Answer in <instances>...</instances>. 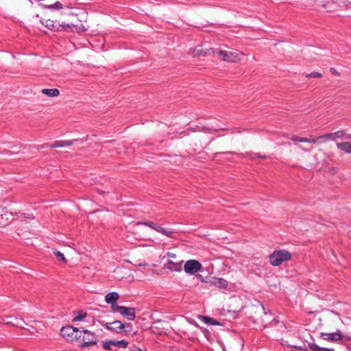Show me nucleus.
<instances>
[{
  "instance_id": "14",
  "label": "nucleus",
  "mask_w": 351,
  "mask_h": 351,
  "mask_svg": "<svg viewBox=\"0 0 351 351\" xmlns=\"http://www.w3.org/2000/svg\"><path fill=\"white\" fill-rule=\"evenodd\" d=\"M183 261H180V262H173V261H167V268L170 270L175 271H182V265Z\"/></svg>"
},
{
  "instance_id": "11",
  "label": "nucleus",
  "mask_w": 351,
  "mask_h": 351,
  "mask_svg": "<svg viewBox=\"0 0 351 351\" xmlns=\"http://www.w3.org/2000/svg\"><path fill=\"white\" fill-rule=\"evenodd\" d=\"M209 283L211 285H213L220 289H226L228 285V282L226 280L217 277H212L209 280Z\"/></svg>"
},
{
  "instance_id": "25",
  "label": "nucleus",
  "mask_w": 351,
  "mask_h": 351,
  "mask_svg": "<svg viewBox=\"0 0 351 351\" xmlns=\"http://www.w3.org/2000/svg\"><path fill=\"white\" fill-rule=\"evenodd\" d=\"M86 316V313L80 311L77 313V315L74 317L73 322H78L82 320Z\"/></svg>"
},
{
  "instance_id": "34",
  "label": "nucleus",
  "mask_w": 351,
  "mask_h": 351,
  "mask_svg": "<svg viewBox=\"0 0 351 351\" xmlns=\"http://www.w3.org/2000/svg\"><path fill=\"white\" fill-rule=\"evenodd\" d=\"M313 351H333L332 350H330V349H328V348H320V347H318L317 346H315V348H313Z\"/></svg>"
},
{
  "instance_id": "30",
  "label": "nucleus",
  "mask_w": 351,
  "mask_h": 351,
  "mask_svg": "<svg viewBox=\"0 0 351 351\" xmlns=\"http://www.w3.org/2000/svg\"><path fill=\"white\" fill-rule=\"evenodd\" d=\"M291 140L293 141H298V142H300V143H306L308 141L307 138L299 137L297 136L292 137Z\"/></svg>"
},
{
  "instance_id": "4",
  "label": "nucleus",
  "mask_w": 351,
  "mask_h": 351,
  "mask_svg": "<svg viewBox=\"0 0 351 351\" xmlns=\"http://www.w3.org/2000/svg\"><path fill=\"white\" fill-rule=\"evenodd\" d=\"M291 258V254L289 252L285 250L274 251L269 256L270 263L274 266H279L284 261H289Z\"/></svg>"
},
{
  "instance_id": "19",
  "label": "nucleus",
  "mask_w": 351,
  "mask_h": 351,
  "mask_svg": "<svg viewBox=\"0 0 351 351\" xmlns=\"http://www.w3.org/2000/svg\"><path fill=\"white\" fill-rule=\"evenodd\" d=\"M41 93L49 97H57L60 94V91L57 88H44L42 89Z\"/></svg>"
},
{
  "instance_id": "39",
  "label": "nucleus",
  "mask_w": 351,
  "mask_h": 351,
  "mask_svg": "<svg viewBox=\"0 0 351 351\" xmlns=\"http://www.w3.org/2000/svg\"><path fill=\"white\" fill-rule=\"evenodd\" d=\"M134 351H143V350L142 349H141V348H136L134 350Z\"/></svg>"
},
{
  "instance_id": "27",
  "label": "nucleus",
  "mask_w": 351,
  "mask_h": 351,
  "mask_svg": "<svg viewBox=\"0 0 351 351\" xmlns=\"http://www.w3.org/2000/svg\"><path fill=\"white\" fill-rule=\"evenodd\" d=\"M110 308L112 312H119L120 313L121 308H122L123 306H119L117 302L110 304Z\"/></svg>"
},
{
  "instance_id": "40",
  "label": "nucleus",
  "mask_w": 351,
  "mask_h": 351,
  "mask_svg": "<svg viewBox=\"0 0 351 351\" xmlns=\"http://www.w3.org/2000/svg\"><path fill=\"white\" fill-rule=\"evenodd\" d=\"M349 237L351 238V230L349 232Z\"/></svg>"
},
{
  "instance_id": "22",
  "label": "nucleus",
  "mask_w": 351,
  "mask_h": 351,
  "mask_svg": "<svg viewBox=\"0 0 351 351\" xmlns=\"http://www.w3.org/2000/svg\"><path fill=\"white\" fill-rule=\"evenodd\" d=\"M112 345L119 348H125L128 346V342L125 340L114 341L112 340Z\"/></svg>"
},
{
  "instance_id": "16",
  "label": "nucleus",
  "mask_w": 351,
  "mask_h": 351,
  "mask_svg": "<svg viewBox=\"0 0 351 351\" xmlns=\"http://www.w3.org/2000/svg\"><path fill=\"white\" fill-rule=\"evenodd\" d=\"M198 319L201 320L202 322H204L205 324H211V325H217V326H221V323L217 321L214 318L206 317L204 315H198Z\"/></svg>"
},
{
  "instance_id": "37",
  "label": "nucleus",
  "mask_w": 351,
  "mask_h": 351,
  "mask_svg": "<svg viewBox=\"0 0 351 351\" xmlns=\"http://www.w3.org/2000/svg\"><path fill=\"white\" fill-rule=\"evenodd\" d=\"M24 217L29 219H34L35 217L32 214H23V215Z\"/></svg>"
},
{
  "instance_id": "33",
  "label": "nucleus",
  "mask_w": 351,
  "mask_h": 351,
  "mask_svg": "<svg viewBox=\"0 0 351 351\" xmlns=\"http://www.w3.org/2000/svg\"><path fill=\"white\" fill-rule=\"evenodd\" d=\"M201 328L203 334L204 335L205 337L208 339L210 337V333L209 330L208 329L204 328Z\"/></svg>"
},
{
  "instance_id": "9",
  "label": "nucleus",
  "mask_w": 351,
  "mask_h": 351,
  "mask_svg": "<svg viewBox=\"0 0 351 351\" xmlns=\"http://www.w3.org/2000/svg\"><path fill=\"white\" fill-rule=\"evenodd\" d=\"M120 310V314L128 320L133 321L136 318L135 308L132 307L123 306Z\"/></svg>"
},
{
  "instance_id": "1",
  "label": "nucleus",
  "mask_w": 351,
  "mask_h": 351,
  "mask_svg": "<svg viewBox=\"0 0 351 351\" xmlns=\"http://www.w3.org/2000/svg\"><path fill=\"white\" fill-rule=\"evenodd\" d=\"M41 23L46 27L53 31H58L60 29V28L65 30L70 29L71 32H84L86 30V29L83 27L82 24L79 26L78 25L69 24L65 23H59L51 19H43L41 20Z\"/></svg>"
},
{
  "instance_id": "35",
  "label": "nucleus",
  "mask_w": 351,
  "mask_h": 351,
  "mask_svg": "<svg viewBox=\"0 0 351 351\" xmlns=\"http://www.w3.org/2000/svg\"><path fill=\"white\" fill-rule=\"evenodd\" d=\"M307 140H308V141L306 143H314V144L318 143L317 137L311 138H307Z\"/></svg>"
},
{
  "instance_id": "36",
  "label": "nucleus",
  "mask_w": 351,
  "mask_h": 351,
  "mask_svg": "<svg viewBox=\"0 0 351 351\" xmlns=\"http://www.w3.org/2000/svg\"><path fill=\"white\" fill-rule=\"evenodd\" d=\"M330 71L331 72L332 74L333 75H337V76H339L340 75V73L333 67H331L330 69Z\"/></svg>"
},
{
  "instance_id": "10",
  "label": "nucleus",
  "mask_w": 351,
  "mask_h": 351,
  "mask_svg": "<svg viewBox=\"0 0 351 351\" xmlns=\"http://www.w3.org/2000/svg\"><path fill=\"white\" fill-rule=\"evenodd\" d=\"M75 140L73 141H58L55 142L53 144H44L40 145L41 148H45V147H50V148H56V147H63L66 146H70L72 145Z\"/></svg>"
},
{
  "instance_id": "6",
  "label": "nucleus",
  "mask_w": 351,
  "mask_h": 351,
  "mask_svg": "<svg viewBox=\"0 0 351 351\" xmlns=\"http://www.w3.org/2000/svg\"><path fill=\"white\" fill-rule=\"evenodd\" d=\"M202 264L197 260L191 259L184 265V270L188 274H194L202 269Z\"/></svg>"
},
{
  "instance_id": "17",
  "label": "nucleus",
  "mask_w": 351,
  "mask_h": 351,
  "mask_svg": "<svg viewBox=\"0 0 351 351\" xmlns=\"http://www.w3.org/2000/svg\"><path fill=\"white\" fill-rule=\"evenodd\" d=\"M162 325L163 323L161 321L158 320L153 324L150 329L153 333L160 335L162 333V330L164 328Z\"/></svg>"
},
{
  "instance_id": "23",
  "label": "nucleus",
  "mask_w": 351,
  "mask_h": 351,
  "mask_svg": "<svg viewBox=\"0 0 351 351\" xmlns=\"http://www.w3.org/2000/svg\"><path fill=\"white\" fill-rule=\"evenodd\" d=\"M318 144L325 143L328 141L331 140L330 134L328 133L319 136H317Z\"/></svg>"
},
{
  "instance_id": "20",
  "label": "nucleus",
  "mask_w": 351,
  "mask_h": 351,
  "mask_svg": "<svg viewBox=\"0 0 351 351\" xmlns=\"http://www.w3.org/2000/svg\"><path fill=\"white\" fill-rule=\"evenodd\" d=\"M215 52V49H208L206 51L203 52V51L201 49L200 47H196L193 49V53L195 56H206V55H210L211 53L214 54Z\"/></svg>"
},
{
  "instance_id": "2",
  "label": "nucleus",
  "mask_w": 351,
  "mask_h": 351,
  "mask_svg": "<svg viewBox=\"0 0 351 351\" xmlns=\"http://www.w3.org/2000/svg\"><path fill=\"white\" fill-rule=\"evenodd\" d=\"M214 54H217L221 60L229 62H240L243 60L244 54L237 49L232 50H215Z\"/></svg>"
},
{
  "instance_id": "12",
  "label": "nucleus",
  "mask_w": 351,
  "mask_h": 351,
  "mask_svg": "<svg viewBox=\"0 0 351 351\" xmlns=\"http://www.w3.org/2000/svg\"><path fill=\"white\" fill-rule=\"evenodd\" d=\"M330 134L332 141L335 139L351 140V134L346 133L344 130H339Z\"/></svg>"
},
{
  "instance_id": "28",
  "label": "nucleus",
  "mask_w": 351,
  "mask_h": 351,
  "mask_svg": "<svg viewBox=\"0 0 351 351\" xmlns=\"http://www.w3.org/2000/svg\"><path fill=\"white\" fill-rule=\"evenodd\" d=\"M137 225H145L147 226L150 227L151 228L154 229V226L156 225L155 223L149 221H138L136 223Z\"/></svg>"
},
{
  "instance_id": "24",
  "label": "nucleus",
  "mask_w": 351,
  "mask_h": 351,
  "mask_svg": "<svg viewBox=\"0 0 351 351\" xmlns=\"http://www.w3.org/2000/svg\"><path fill=\"white\" fill-rule=\"evenodd\" d=\"M4 215H5V211L3 209H0V227H5L7 225L8 219H4Z\"/></svg>"
},
{
  "instance_id": "7",
  "label": "nucleus",
  "mask_w": 351,
  "mask_h": 351,
  "mask_svg": "<svg viewBox=\"0 0 351 351\" xmlns=\"http://www.w3.org/2000/svg\"><path fill=\"white\" fill-rule=\"evenodd\" d=\"M104 326L106 329L109 330H112L117 333H121L125 327L131 328V324H126L125 325L122 324L121 322L119 320H115L112 322L106 323Z\"/></svg>"
},
{
  "instance_id": "8",
  "label": "nucleus",
  "mask_w": 351,
  "mask_h": 351,
  "mask_svg": "<svg viewBox=\"0 0 351 351\" xmlns=\"http://www.w3.org/2000/svg\"><path fill=\"white\" fill-rule=\"evenodd\" d=\"M320 12L326 13H333L340 10L341 5L337 1H331L323 3L321 5Z\"/></svg>"
},
{
  "instance_id": "18",
  "label": "nucleus",
  "mask_w": 351,
  "mask_h": 351,
  "mask_svg": "<svg viewBox=\"0 0 351 351\" xmlns=\"http://www.w3.org/2000/svg\"><path fill=\"white\" fill-rule=\"evenodd\" d=\"M119 295L117 292H110L108 293L105 297V301L108 304H112L117 302V300L119 299Z\"/></svg>"
},
{
  "instance_id": "21",
  "label": "nucleus",
  "mask_w": 351,
  "mask_h": 351,
  "mask_svg": "<svg viewBox=\"0 0 351 351\" xmlns=\"http://www.w3.org/2000/svg\"><path fill=\"white\" fill-rule=\"evenodd\" d=\"M154 230L157 231L158 232H160L164 235H166L169 237H171V235L173 234V231L172 230H167L165 228H163L162 226L158 225L156 223V225L154 227Z\"/></svg>"
},
{
  "instance_id": "5",
  "label": "nucleus",
  "mask_w": 351,
  "mask_h": 351,
  "mask_svg": "<svg viewBox=\"0 0 351 351\" xmlns=\"http://www.w3.org/2000/svg\"><path fill=\"white\" fill-rule=\"evenodd\" d=\"M78 332H80L79 328L71 326L62 327L60 330V334L62 337L70 341H73L75 339L77 341Z\"/></svg>"
},
{
  "instance_id": "26",
  "label": "nucleus",
  "mask_w": 351,
  "mask_h": 351,
  "mask_svg": "<svg viewBox=\"0 0 351 351\" xmlns=\"http://www.w3.org/2000/svg\"><path fill=\"white\" fill-rule=\"evenodd\" d=\"M53 253H54V255L56 256V257L57 258H58L60 261H62L63 263H65L66 261L64 254H62L61 252L56 250V251H54Z\"/></svg>"
},
{
  "instance_id": "32",
  "label": "nucleus",
  "mask_w": 351,
  "mask_h": 351,
  "mask_svg": "<svg viewBox=\"0 0 351 351\" xmlns=\"http://www.w3.org/2000/svg\"><path fill=\"white\" fill-rule=\"evenodd\" d=\"M111 342H112V340H108V341H104L103 343V348L107 350H112V348L110 347L111 346H112Z\"/></svg>"
},
{
  "instance_id": "15",
  "label": "nucleus",
  "mask_w": 351,
  "mask_h": 351,
  "mask_svg": "<svg viewBox=\"0 0 351 351\" xmlns=\"http://www.w3.org/2000/svg\"><path fill=\"white\" fill-rule=\"evenodd\" d=\"M337 147L346 154H351V143L348 141L337 143Z\"/></svg>"
},
{
  "instance_id": "3",
  "label": "nucleus",
  "mask_w": 351,
  "mask_h": 351,
  "mask_svg": "<svg viewBox=\"0 0 351 351\" xmlns=\"http://www.w3.org/2000/svg\"><path fill=\"white\" fill-rule=\"evenodd\" d=\"M77 341L82 342L81 346L82 348H88L90 346L96 345L98 341L97 335L88 330L80 331Z\"/></svg>"
},
{
  "instance_id": "13",
  "label": "nucleus",
  "mask_w": 351,
  "mask_h": 351,
  "mask_svg": "<svg viewBox=\"0 0 351 351\" xmlns=\"http://www.w3.org/2000/svg\"><path fill=\"white\" fill-rule=\"evenodd\" d=\"M321 337L324 339L330 341H338V340L342 339V338H343L339 331H337L336 332H332V333L322 332Z\"/></svg>"
},
{
  "instance_id": "31",
  "label": "nucleus",
  "mask_w": 351,
  "mask_h": 351,
  "mask_svg": "<svg viewBox=\"0 0 351 351\" xmlns=\"http://www.w3.org/2000/svg\"><path fill=\"white\" fill-rule=\"evenodd\" d=\"M48 8L51 9L60 10L62 8V5L59 1H57L55 3L49 5Z\"/></svg>"
},
{
  "instance_id": "38",
  "label": "nucleus",
  "mask_w": 351,
  "mask_h": 351,
  "mask_svg": "<svg viewBox=\"0 0 351 351\" xmlns=\"http://www.w3.org/2000/svg\"><path fill=\"white\" fill-rule=\"evenodd\" d=\"M167 256H169V257H171L172 258H176V254L171 253V252H169L167 253Z\"/></svg>"
},
{
  "instance_id": "29",
  "label": "nucleus",
  "mask_w": 351,
  "mask_h": 351,
  "mask_svg": "<svg viewBox=\"0 0 351 351\" xmlns=\"http://www.w3.org/2000/svg\"><path fill=\"white\" fill-rule=\"evenodd\" d=\"M306 77L307 78H311V77H316V78H319V77H322V74L319 73V72H312L311 73H308L306 75Z\"/></svg>"
}]
</instances>
